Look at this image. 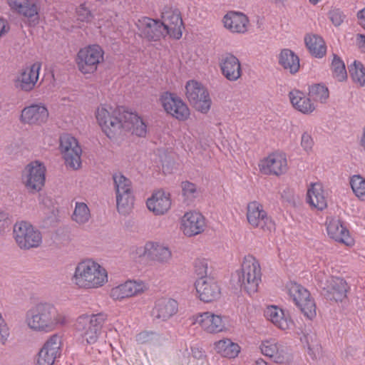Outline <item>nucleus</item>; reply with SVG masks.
Wrapping results in <instances>:
<instances>
[{"label":"nucleus","mask_w":365,"mask_h":365,"mask_svg":"<svg viewBox=\"0 0 365 365\" xmlns=\"http://www.w3.org/2000/svg\"><path fill=\"white\" fill-rule=\"evenodd\" d=\"M97 121L103 131L109 138L123 128L133 134L145 137L147 133V125L138 114L127 111L123 107H113L106 104L101 105L96 113Z\"/></svg>","instance_id":"obj_1"},{"label":"nucleus","mask_w":365,"mask_h":365,"mask_svg":"<svg viewBox=\"0 0 365 365\" xmlns=\"http://www.w3.org/2000/svg\"><path fill=\"white\" fill-rule=\"evenodd\" d=\"M25 322L31 330L49 332L66 323V317L48 303H39L26 313Z\"/></svg>","instance_id":"obj_2"},{"label":"nucleus","mask_w":365,"mask_h":365,"mask_svg":"<svg viewBox=\"0 0 365 365\" xmlns=\"http://www.w3.org/2000/svg\"><path fill=\"white\" fill-rule=\"evenodd\" d=\"M79 289H96L103 287L108 282L107 270L93 259H86L78 262L71 278Z\"/></svg>","instance_id":"obj_3"},{"label":"nucleus","mask_w":365,"mask_h":365,"mask_svg":"<svg viewBox=\"0 0 365 365\" xmlns=\"http://www.w3.org/2000/svg\"><path fill=\"white\" fill-rule=\"evenodd\" d=\"M237 278V284L250 295L257 292L262 280L261 267L258 260L252 255H246L242 260L241 269L236 271L232 279Z\"/></svg>","instance_id":"obj_4"},{"label":"nucleus","mask_w":365,"mask_h":365,"mask_svg":"<svg viewBox=\"0 0 365 365\" xmlns=\"http://www.w3.org/2000/svg\"><path fill=\"white\" fill-rule=\"evenodd\" d=\"M106 319L107 314L103 312L91 315L83 314L78 318L76 327L87 344H93L98 341Z\"/></svg>","instance_id":"obj_5"},{"label":"nucleus","mask_w":365,"mask_h":365,"mask_svg":"<svg viewBox=\"0 0 365 365\" xmlns=\"http://www.w3.org/2000/svg\"><path fill=\"white\" fill-rule=\"evenodd\" d=\"M76 61L82 73H93L99 64L104 61V51L98 44L88 45L78 51Z\"/></svg>","instance_id":"obj_6"},{"label":"nucleus","mask_w":365,"mask_h":365,"mask_svg":"<svg viewBox=\"0 0 365 365\" xmlns=\"http://www.w3.org/2000/svg\"><path fill=\"white\" fill-rule=\"evenodd\" d=\"M113 179L116 192L118 211L126 215L132 209L134 203L131 181L120 173H114Z\"/></svg>","instance_id":"obj_7"},{"label":"nucleus","mask_w":365,"mask_h":365,"mask_svg":"<svg viewBox=\"0 0 365 365\" xmlns=\"http://www.w3.org/2000/svg\"><path fill=\"white\" fill-rule=\"evenodd\" d=\"M14 238L21 249L36 248L42 242V235L39 230L27 222L21 221L14 226Z\"/></svg>","instance_id":"obj_8"},{"label":"nucleus","mask_w":365,"mask_h":365,"mask_svg":"<svg viewBox=\"0 0 365 365\" xmlns=\"http://www.w3.org/2000/svg\"><path fill=\"white\" fill-rule=\"evenodd\" d=\"M185 96L190 103L202 113L210 109L212 101L207 89L199 81L190 80L185 84Z\"/></svg>","instance_id":"obj_9"},{"label":"nucleus","mask_w":365,"mask_h":365,"mask_svg":"<svg viewBox=\"0 0 365 365\" xmlns=\"http://www.w3.org/2000/svg\"><path fill=\"white\" fill-rule=\"evenodd\" d=\"M287 287L289 297L304 317L312 320L317 315L316 304L314 299L311 298L309 291L296 282H290Z\"/></svg>","instance_id":"obj_10"},{"label":"nucleus","mask_w":365,"mask_h":365,"mask_svg":"<svg viewBox=\"0 0 365 365\" xmlns=\"http://www.w3.org/2000/svg\"><path fill=\"white\" fill-rule=\"evenodd\" d=\"M59 150L66 166L77 170L81 165L82 150L78 140L71 135L65 133L60 136Z\"/></svg>","instance_id":"obj_11"},{"label":"nucleus","mask_w":365,"mask_h":365,"mask_svg":"<svg viewBox=\"0 0 365 365\" xmlns=\"http://www.w3.org/2000/svg\"><path fill=\"white\" fill-rule=\"evenodd\" d=\"M160 101L166 113L179 121H185L189 118V108L177 94L164 92L160 97Z\"/></svg>","instance_id":"obj_12"},{"label":"nucleus","mask_w":365,"mask_h":365,"mask_svg":"<svg viewBox=\"0 0 365 365\" xmlns=\"http://www.w3.org/2000/svg\"><path fill=\"white\" fill-rule=\"evenodd\" d=\"M46 168L38 160L29 163L22 175L26 187L31 192H37L41 190L45 183Z\"/></svg>","instance_id":"obj_13"},{"label":"nucleus","mask_w":365,"mask_h":365,"mask_svg":"<svg viewBox=\"0 0 365 365\" xmlns=\"http://www.w3.org/2000/svg\"><path fill=\"white\" fill-rule=\"evenodd\" d=\"M258 165L260 172L267 175L279 176L288 169L286 155L279 151L273 152L262 158Z\"/></svg>","instance_id":"obj_14"},{"label":"nucleus","mask_w":365,"mask_h":365,"mask_svg":"<svg viewBox=\"0 0 365 365\" xmlns=\"http://www.w3.org/2000/svg\"><path fill=\"white\" fill-rule=\"evenodd\" d=\"M136 255L139 257H147L161 264H168L172 258L169 247L156 241H148L145 245L137 247Z\"/></svg>","instance_id":"obj_15"},{"label":"nucleus","mask_w":365,"mask_h":365,"mask_svg":"<svg viewBox=\"0 0 365 365\" xmlns=\"http://www.w3.org/2000/svg\"><path fill=\"white\" fill-rule=\"evenodd\" d=\"M247 210V221L253 227L268 231L274 228L272 218L268 216L261 203L257 201L250 202Z\"/></svg>","instance_id":"obj_16"},{"label":"nucleus","mask_w":365,"mask_h":365,"mask_svg":"<svg viewBox=\"0 0 365 365\" xmlns=\"http://www.w3.org/2000/svg\"><path fill=\"white\" fill-rule=\"evenodd\" d=\"M161 17L163 20L161 22L166 28V35L180 39L182 36L184 26L179 9L172 6H165Z\"/></svg>","instance_id":"obj_17"},{"label":"nucleus","mask_w":365,"mask_h":365,"mask_svg":"<svg viewBox=\"0 0 365 365\" xmlns=\"http://www.w3.org/2000/svg\"><path fill=\"white\" fill-rule=\"evenodd\" d=\"M218 66L222 75L229 81H237L242 75L241 62L232 53L221 54L218 58Z\"/></svg>","instance_id":"obj_18"},{"label":"nucleus","mask_w":365,"mask_h":365,"mask_svg":"<svg viewBox=\"0 0 365 365\" xmlns=\"http://www.w3.org/2000/svg\"><path fill=\"white\" fill-rule=\"evenodd\" d=\"M135 25L140 35L149 41H156L166 36V28L160 20L144 16L139 19Z\"/></svg>","instance_id":"obj_19"},{"label":"nucleus","mask_w":365,"mask_h":365,"mask_svg":"<svg viewBox=\"0 0 365 365\" xmlns=\"http://www.w3.org/2000/svg\"><path fill=\"white\" fill-rule=\"evenodd\" d=\"M10 9L37 24L39 19L41 3L39 0H5Z\"/></svg>","instance_id":"obj_20"},{"label":"nucleus","mask_w":365,"mask_h":365,"mask_svg":"<svg viewBox=\"0 0 365 365\" xmlns=\"http://www.w3.org/2000/svg\"><path fill=\"white\" fill-rule=\"evenodd\" d=\"M48 110L43 103H32L24 107L21 113L20 120L30 125H41L48 118Z\"/></svg>","instance_id":"obj_21"},{"label":"nucleus","mask_w":365,"mask_h":365,"mask_svg":"<svg viewBox=\"0 0 365 365\" xmlns=\"http://www.w3.org/2000/svg\"><path fill=\"white\" fill-rule=\"evenodd\" d=\"M61 339L57 334L51 336L38 354V365H53L61 355Z\"/></svg>","instance_id":"obj_22"},{"label":"nucleus","mask_w":365,"mask_h":365,"mask_svg":"<svg viewBox=\"0 0 365 365\" xmlns=\"http://www.w3.org/2000/svg\"><path fill=\"white\" fill-rule=\"evenodd\" d=\"M205 227V218L199 212H187L180 220V229L187 237H193L202 233Z\"/></svg>","instance_id":"obj_23"},{"label":"nucleus","mask_w":365,"mask_h":365,"mask_svg":"<svg viewBox=\"0 0 365 365\" xmlns=\"http://www.w3.org/2000/svg\"><path fill=\"white\" fill-rule=\"evenodd\" d=\"M147 289L144 282L140 280H127L111 288L110 297L115 301H122L143 292Z\"/></svg>","instance_id":"obj_24"},{"label":"nucleus","mask_w":365,"mask_h":365,"mask_svg":"<svg viewBox=\"0 0 365 365\" xmlns=\"http://www.w3.org/2000/svg\"><path fill=\"white\" fill-rule=\"evenodd\" d=\"M192 324H198L202 329L210 334L220 333L225 329L221 315L211 312L196 314L192 317Z\"/></svg>","instance_id":"obj_25"},{"label":"nucleus","mask_w":365,"mask_h":365,"mask_svg":"<svg viewBox=\"0 0 365 365\" xmlns=\"http://www.w3.org/2000/svg\"><path fill=\"white\" fill-rule=\"evenodd\" d=\"M199 299L204 302L217 299L221 294L218 283L211 277L198 279L195 283Z\"/></svg>","instance_id":"obj_26"},{"label":"nucleus","mask_w":365,"mask_h":365,"mask_svg":"<svg viewBox=\"0 0 365 365\" xmlns=\"http://www.w3.org/2000/svg\"><path fill=\"white\" fill-rule=\"evenodd\" d=\"M41 68L39 62L25 68L16 80V87L26 92L32 91L38 80Z\"/></svg>","instance_id":"obj_27"},{"label":"nucleus","mask_w":365,"mask_h":365,"mask_svg":"<svg viewBox=\"0 0 365 365\" xmlns=\"http://www.w3.org/2000/svg\"><path fill=\"white\" fill-rule=\"evenodd\" d=\"M264 317L274 326L283 331H289L294 327V322L289 313L276 305L268 306L264 310Z\"/></svg>","instance_id":"obj_28"},{"label":"nucleus","mask_w":365,"mask_h":365,"mask_svg":"<svg viewBox=\"0 0 365 365\" xmlns=\"http://www.w3.org/2000/svg\"><path fill=\"white\" fill-rule=\"evenodd\" d=\"M327 231L330 238L346 246H352L354 240L349 230L339 219L331 218L327 222Z\"/></svg>","instance_id":"obj_29"},{"label":"nucleus","mask_w":365,"mask_h":365,"mask_svg":"<svg viewBox=\"0 0 365 365\" xmlns=\"http://www.w3.org/2000/svg\"><path fill=\"white\" fill-rule=\"evenodd\" d=\"M224 27L231 33L245 34L247 31L249 19L242 12L230 11L222 18Z\"/></svg>","instance_id":"obj_30"},{"label":"nucleus","mask_w":365,"mask_h":365,"mask_svg":"<svg viewBox=\"0 0 365 365\" xmlns=\"http://www.w3.org/2000/svg\"><path fill=\"white\" fill-rule=\"evenodd\" d=\"M148 209L155 215L165 214L171 207L170 195L163 190L153 193L146 201Z\"/></svg>","instance_id":"obj_31"},{"label":"nucleus","mask_w":365,"mask_h":365,"mask_svg":"<svg viewBox=\"0 0 365 365\" xmlns=\"http://www.w3.org/2000/svg\"><path fill=\"white\" fill-rule=\"evenodd\" d=\"M327 196L321 182H312L307 189V202L310 206L323 210L327 207Z\"/></svg>","instance_id":"obj_32"},{"label":"nucleus","mask_w":365,"mask_h":365,"mask_svg":"<svg viewBox=\"0 0 365 365\" xmlns=\"http://www.w3.org/2000/svg\"><path fill=\"white\" fill-rule=\"evenodd\" d=\"M178 312V302L170 298L158 299L152 310V316L155 319L165 321Z\"/></svg>","instance_id":"obj_33"},{"label":"nucleus","mask_w":365,"mask_h":365,"mask_svg":"<svg viewBox=\"0 0 365 365\" xmlns=\"http://www.w3.org/2000/svg\"><path fill=\"white\" fill-rule=\"evenodd\" d=\"M322 289L327 299L338 302L342 301L346 297L348 285L341 277H331V281Z\"/></svg>","instance_id":"obj_34"},{"label":"nucleus","mask_w":365,"mask_h":365,"mask_svg":"<svg viewBox=\"0 0 365 365\" xmlns=\"http://www.w3.org/2000/svg\"><path fill=\"white\" fill-rule=\"evenodd\" d=\"M213 349L217 354L229 359L237 358L241 351L240 346L227 337L215 341Z\"/></svg>","instance_id":"obj_35"},{"label":"nucleus","mask_w":365,"mask_h":365,"mask_svg":"<svg viewBox=\"0 0 365 365\" xmlns=\"http://www.w3.org/2000/svg\"><path fill=\"white\" fill-rule=\"evenodd\" d=\"M289 97L293 107L304 114H310L315 110V106L310 98L299 90L290 91Z\"/></svg>","instance_id":"obj_36"},{"label":"nucleus","mask_w":365,"mask_h":365,"mask_svg":"<svg viewBox=\"0 0 365 365\" xmlns=\"http://www.w3.org/2000/svg\"><path fill=\"white\" fill-rule=\"evenodd\" d=\"M279 64L291 74L297 73L300 67L299 56L289 48L282 49L278 56Z\"/></svg>","instance_id":"obj_37"},{"label":"nucleus","mask_w":365,"mask_h":365,"mask_svg":"<svg viewBox=\"0 0 365 365\" xmlns=\"http://www.w3.org/2000/svg\"><path fill=\"white\" fill-rule=\"evenodd\" d=\"M304 42L310 53L316 58H322L327 53V46L322 38L317 34H308L304 38Z\"/></svg>","instance_id":"obj_38"},{"label":"nucleus","mask_w":365,"mask_h":365,"mask_svg":"<svg viewBox=\"0 0 365 365\" xmlns=\"http://www.w3.org/2000/svg\"><path fill=\"white\" fill-rule=\"evenodd\" d=\"M301 338L302 343L307 346L308 354L312 359H316L322 352V346L315 332L309 330L304 332Z\"/></svg>","instance_id":"obj_39"},{"label":"nucleus","mask_w":365,"mask_h":365,"mask_svg":"<svg viewBox=\"0 0 365 365\" xmlns=\"http://www.w3.org/2000/svg\"><path fill=\"white\" fill-rule=\"evenodd\" d=\"M91 218V212L85 202H76L74 211L72 215V220L79 225L85 224Z\"/></svg>","instance_id":"obj_40"},{"label":"nucleus","mask_w":365,"mask_h":365,"mask_svg":"<svg viewBox=\"0 0 365 365\" xmlns=\"http://www.w3.org/2000/svg\"><path fill=\"white\" fill-rule=\"evenodd\" d=\"M352 81L362 87L365 85V68L361 62L354 61L349 67Z\"/></svg>","instance_id":"obj_41"},{"label":"nucleus","mask_w":365,"mask_h":365,"mask_svg":"<svg viewBox=\"0 0 365 365\" xmlns=\"http://www.w3.org/2000/svg\"><path fill=\"white\" fill-rule=\"evenodd\" d=\"M331 70L333 77L338 81L341 82L347 78L345 64L342 59L336 54L333 55Z\"/></svg>","instance_id":"obj_42"},{"label":"nucleus","mask_w":365,"mask_h":365,"mask_svg":"<svg viewBox=\"0 0 365 365\" xmlns=\"http://www.w3.org/2000/svg\"><path fill=\"white\" fill-rule=\"evenodd\" d=\"M350 186L355 196L361 201H365V178L354 175L349 180Z\"/></svg>","instance_id":"obj_43"},{"label":"nucleus","mask_w":365,"mask_h":365,"mask_svg":"<svg viewBox=\"0 0 365 365\" xmlns=\"http://www.w3.org/2000/svg\"><path fill=\"white\" fill-rule=\"evenodd\" d=\"M309 95L317 101L325 103L329 98V92L328 88L323 84H314L309 87Z\"/></svg>","instance_id":"obj_44"},{"label":"nucleus","mask_w":365,"mask_h":365,"mask_svg":"<svg viewBox=\"0 0 365 365\" xmlns=\"http://www.w3.org/2000/svg\"><path fill=\"white\" fill-rule=\"evenodd\" d=\"M273 352L274 356H268L272 361L283 364L289 360V349L284 342L279 341Z\"/></svg>","instance_id":"obj_45"},{"label":"nucleus","mask_w":365,"mask_h":365,"mask_svg":"<svg viewBox=\"0 0 365 365\" xmlns=\"http://www.w3.org/2000/svg\"><path fill=\"white\" fill-rule=\"evenodd\" d=\"M182 192L185 200L192 201L195 199L198 194L196 185L189 181L182 182L181 184Z\"/></svg>","instance_id":"obj_46"},{"label":"nucleus","mask_w":365,"mask_h":365,"mask_svg":"<svg viewBox=\"0 0 365 365\" xmlns=\"http://www.w3.org/2000/svg\"><path fill=\"white\" fill-rule=\"evenodd\" d=\"M158 339V334L152 331H143L138 334L135 340L139 344H153Z\"/></svg>","instance_id":"obj_47"},{"label":"nucleus","mask_w":365,"mask_h":365,"mask_svg":"<svg viewBox=\"0 0 365 365\" xmlns=\"http://www.w3.org/2000/svg\"><path fill=\"white\" fill-rule=\"evenodd\" d=\"M279 343V341L275 339H269L262 341L259 346L262 354L267 357L274 356L273 350L277 349V346Z\"/></svg>","instance_id":"obj_48"},{"label":"nucleus","mask_w":365,"mask_h":365,"mask_svg":"<svg viewBox=\"0 0 365 365\" xmlns=\"http://www.w3.org/2000/svg\"><path fill=\"white\" fill-rule=\"evenodd\" d=\"M208 264L205 258H197L194 262L195 273L199 277V279L206 278L207 273Z\"/></svg>","instance_id":"obj_49"},{"label":"nucleus","mask_w":365,"mask_h":365,"mask_svg":"<svg viewBox=\"0 0 365 365\" xmlns=\"http://www.w3.org/2000/svg\"><path fill=\"white\" fill-rule=\"evenodd\" d=\"M12 223L11 217L9 212L0 211V235H3L9 231Z\"/></svg>","instance_id":"obj_50"},{"label":"nucleus","mask_w":365,"mask_h":365,"mask_svg":"<svg viewBox=\"0 0 365 365\" xmlns=\"http://www.w3.org/2000/svg\"><path fill=\"white\" fill-rule=\"evenodd\" d=\"M76 14L78 19L81 21L88 22L93 19V15L86 3L81 4L76 9Z\"/></svg>","instance_id":"obj_51"},{"label":"nucleus","mask_w":365,"mask_h":365,"mask_svg":"<svg viewBox=\"0 0 365 365\" xmlns=\"http://www.w3.org/2000/svg\"><path fill=\"white\" fill-rule=\"evenodd\" d=\"M331 277H332L329 276V273H327L324 268L320 269L314 274V279L321 289H323L327 284H328L331 281Z\"/></svg>","instance_id":"obj_52"},{"label":"nucleus","mask_w":365,"mask_h":365,"mask_svg":"<svg viewBox=\"0 0 365 365\" xmlns=\"http://www.w3.org/2000/svg\"><path fill=\"white\" fill-rule=\"evenodd\" d=\"M10 336L9 328L3 317L2 313L0 312V342L4 345L6 344Z\"/></svg>","instance_id":"obj_53"},{"label":"nucleus","mask_w":365,"mask_h":365,"mask_svg":"<svg viewBox=\"0 0 365 365\" xmlns=\"http://www.w3.org/2000/svg\"><path fill=\"white\" fill-rule=\"evenodd\" d=\"M329 18L334 26H339L344 21L345 16L340 9H334L329 12Z\"/></svg>","instance_id":"obj_54"},{"label":"nucleus","mask_w":365,"mask_h":365,"mask_svg":"<svg viewBox=\"0 0 365 365\" xmlns=\"http://www.w3.org/2000/svg\"><path fill=\"white\" fill-rule=\"evenodd\" d=\"M301 145L303 148V149L307 152H309L312 150L314 145V140L309 133L304 132L302 134Z\"/></svg>","instance_id":"obj_55"},{"label":"nucleus","mask_w":365,"mask_h":365,"mask_svg":"<svg viewBox=\"0 0 365 365\" xmlns=\"http://www.w3.org/2000/svg\"><path fill=\"white\" fill-rule=\"evenodd\" d=\"M10 30V26L6 19L0 17V38Z\"/></svg>","instance_id":"obj_56"},{"label":"nucleus","mask_w":365,"mask_h":365,"mask_svg":"<svg viewBox=\"0 0 365 365\" xmlns=\"http://www.w3.org/2000/svg\"><path fill=\"white\" fill-rule=\"evenodd\" d=\"M281 198L285 202H292L293 200L292 190L289 187H286L281 192Z\"/></svg>","instance_id":"obj_57"},{"label":"nucleus","mask_w":365,"mask_h":365,"mask_svg":"<svg viewBox=\"0 0 365 365\" xmlns=\"http://www.w3.org/2000/svg\"><path fill=\"white\" fill-rule=\"evenodd\" d=\"M191 351L192 356L195 359H202L205 356V351L201 348L193 347Z\"/></svg>","instance_id":"obj_58"},{"label":"nucleus","mask_w":365,"mask_h":365,"mask_svg":"<svg viewBox=\"0 0 365 365\" xmlns=\"http://www.w3.org/2000/svg\"><path fill=\"white\" fill-rule=\"evenodd\" d=\"M356 41L359 48L362 52L365 53V34H358L356 35Z\"/></svg>","instance_id":"obj_59"},{"label":"nucleus","mask_w":365,"mask_h":365,"mask_svg":"<svg viewBox=\"0 0 365 365\" xmlns=\"http://www.w3.org/2000/svg\"><path fill=\"white\" fill-rule=\"evenodd\" d=\"M357 18L359 25L365 29V7L358 11Z\"/></svg>","instance_id":"obj_60"},{"label":"nucleus","mask_w":365,"mask_h":365,"mask_svg":"<svg viewBox=\"0 0 365 365\" xmlns=\"http://www.w3.org/2000/svg\"><path fill=\"white\" fill-rule=\"evenodd\" d=\"M359 145L365 150V125L362 129V133L359 139Z\"/></svg>","instance_id":"obj_61"},{"label":"nucleus","mask_w":365,"mask_h":365,"mask_svg":"<svg viewBox=\"0 0 365 365\" xmlns=\"http://www.w3.org/2000/svg\"><path fill=\"white\" fill-rule=\"evenodd\" d=\"M272 3L275 4L278 6H284L287 0H269Z\"/></svg>","instance_id":"obj_62"},{"label":"nucleus","mask_w":365,"mask_h":365,"mask_svg":"<svg viewBox=\"0 0 365 365\" xmlns=\"http://www.w3.org/2000/svg\"><path fill=\"white\" fill-rule=\"evenodd\" d=\"M255 365H267L263 359H258L255 361Z\"/></svg>","instance_id":"obj_63"},{"label":"nucleus","mask_w":365,"mask_h":365,"mask_svg":"<svg viewBox=\"0 0 365 365\" xmlns=\"http://www.w3.org/2000/svg\"><path fill=\"white\" fill-rule=\"evenodd\" d=\"M322 0H309V2L313 5V6H315L317 4H318L319 3H320Z\"/></svg>","instance_id":"obj_64"}]
</instances>
